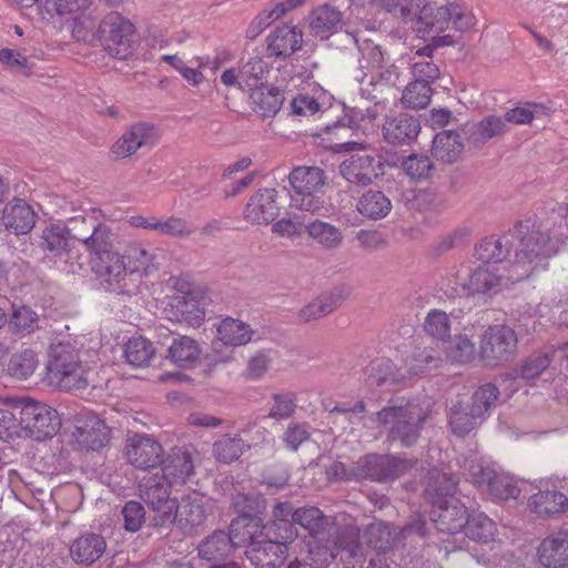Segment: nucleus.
I'll use <instances>...</instances> for the list:
<instances>
[{
	"mask_svg": "<svg viewBox=\"0 0 568 568\" xmlns=\"http://www.w3.org/2000/svg\"><path fill=\"white\" fill-rule=\"evenodd\" d=\"M507 129L505 118L489 115L475 126L473 138L475 142L484 143L494 136L503 134Z\"/></svg>",
	"mask_w": 568,
	"mask_h": 568,
	"instance_id": "64",
	"label": "nucleus"
},
{
	"mask_svg": "<svg viewBox=\"0 0 568 568\" xmlns=\"http://www.w3.org/2000/svg\"><path fill=\"white\" fill-rule=\"evenodd\" d=\"M78 434L79 445L91 450L104 447L110 438L109 427L97 417L88 419L83 426L78 427Z\"/></svg>",
	"mask_w": 568,
	"mask_h": 568,
	"instance_id": "40",
	"label": "nucleus"
},
{
	"mask_svg": "<svg viewBox=\"0 0 568 568\" xmlns=\"http://www.w3.org/2000/svg\"><path fill=\"white\" fill-rule=\"evenodd\" d=\"M305 230L308 236L324 248L333 250L342 244L341 230L331 223L314 220L306 224Z\"/></svg>",
	"mask_w": 568,
	"mask_h": 568,
	"instance_id": "48",
	"label": "nucleus"
},
{
	"mask_svg": "<svg viewBox=\"0 0 568 568\" xmlns=\"http://www.w3.org/2000/svg\"><path fill=\"white\" fill-rule=\"evenodd\" d=\"M357 464V476L375 481H388L408 474L415 467L416 460L392 455H367Z\"/></svg>",
	"mask_w": 568,
	"mask_h": 568,
	"instance_id": "11",
	"label": "nucleus"
},
{
	"mask_svg": "<svg viewBox=\"0 0 568 568\" xmlns=\"http://www.w3.org/2000/svg\"><path fill=\"white\" fill-rule=\"evenodd\" d=\"M134 26L118 12H110L100 22L98 37L104 50L113 58L123 60L134 50Z\"/></svg>",
	"mask_w": 568,
	"mask_h": 568,
	"instance_id": "8",
	"label": "nucleus"
},
{
	"mask_svg": "<svg viewBox=\"0 0 568 568\" xmlns=\"http://www.w3.org/2000/svg\"><path fill=\"white\" fill-rule=\"evenodd\" d=\"M275 189H263L253 194L244 210L245 220L256 224H268L278 215Z\"/></svg>",
	"mask_w": 568,
	"mask_h": 568,
	"instance_id": "22",
	"label": "nucleus"
},
{
	"mask_svg": "<svg viewBox=\"0 0 568 568\" xmlns=\"http://www.w3.org/2000/svg\"><path fill=\"white\" fill-rule=\"evenodd\" d=\"M248 448L250 445L240 435L224 434L214 443L213 454L217 460L230 464L239 459Z\"/></svg>",
	"mask_w": 568,
	"mask_h": 568,
	"instance_id": "49",
	"label": "nucleus"
},
{
	"mask_svg": "<svg viewBox=\"0 0 568 568\" xmlns=\"http://www.w3.org/2000/svg\"><path fill=\"white\" fill-rule=\"evenodd\" d=\"M293 523L301 525L315 536L325 529L328 518L317 507H302L294 510Z\"/></svg>",
	"mask_w": 568,
	"mask_h": 568,
	"instance_id": "55",
	"label": "nucleus"
},
{
	"mask_svg": "<svg viewBox=\"0 0 568 568\" xmlns=\"http://www.w3.org/2000/svg\"><path fill=\"white\" fill-rule=\"evenodd\" d=\"M148 507L152 513L151 519L155 527L169 528L178 521L179 503L176 498H170Z\"/></svg>",
	"mask_w": 568,
	"mask_h": 568,
	"instance_id": "62",
	"label": "nucleus"
},
{
	"mask_svg": "<svg viewBox=\"0 0 568 568\" xmlns=\"http://www.w3.org/2000/svg\"><path fill=\"white\" fill-rule=\"evenodd\" d=\"M153 344L141 336L130 338L124 346V357L133 367H145L154 358Z\"/></svg>",
	"mask_w": 568,
	"mask_h": 568,
	"instance_id": "50",
	"label": "nucleus"
},
{
	"mask_svg": "<svg viewBox=\"0 0 568 568\" xmlns=\"http://www.w3.org/2000/svg\"><path fill=\"white\" fill-rule=\"evenodd\" d=\"M241 499L248 500L246 496L239 495L236 497L234 506L242 515L232 520L229 535L235 548L245 546L246 550H250L254 542L262 540L267 535V527L261 518L247 514L246 507L241 505Z\"/></svg>",
	"mask_w": 568,
	"mask_h": 568,
	"instance_id": "14",
	"label": "nucleus"
},
{
	"mask_svg": "<svg viewBox=\"0 0 568 568\" xmlns=\"http://www.w3.org/2000/svg\"><path fill=\"white\" fill-rule=\"evenodd\" d=\"M287 541L274 538L272 527L267 528V535L262 540L254 542L250 550H245V556L256 568H276L285 559Z\"/></svg>",
	"mask_w": 568,
	"mask_h": 568,
	"instance_id": "18",
	"label": "nucleus"
},
{
	"mask_svg": "<svg viewBox=\"0 0 568 568\" xmlns=\"http://www.w3.org/2000/svg\"><path fill=\"white\" fill-rule=\"evenodd\" d=\"M194 232V226L185 219L170 215L164 217H158L156 233L160 235L175 237V239H187Z\"/></svg>",
	"mask_w": 568,
	"mask_h": 568,
	"instance_id": "57",
	"label": "nucleus"
},
{
	"mask_svg": "<svg viewBox=\"0 0 568 568\" xmlns=\"http://www.w3.org/2000/svg\"><path fill=\"white\" fill-rule=\"evenodd\" d=\"M294 510L290 503H278L273 508V521L266 525L272 527L274 538L282 540H293L296 536V529L293 523Z\"/></svg>",
	"mask_w": 568,
	"mask_h": 568,
	"instance_id": "46",
	"label": "nucleus"
},
{
	"mask_svg": "<svg viewBox=\"0 0 568 568\" xmlns=\"http://www.w3.org/2000/svg\"><path fill=\"white\" fill-rule=\"evenodd\" d=\"M496 531L495 523L485 514L480 513L468 516L465 534L469 539L488 542L494 539Z\"/></svg>",
	"mask_w": 568,
	"mask_h": 568,
	"instance_id": "53",
	"label": "nucleus"
},
{
	"mask_svg": "<svg viewBox=\"0 0 568 568\" xmlns=\"http://www.w3.org/2000/svg\"><path fill=\"white\" fill-rule=\"evenodd\" d=\"M303 32L296 26L283 24L273 30L267 37V50L274 57H290L300 50Z\"/></svg>",
	"mask_w": 568,
	"mask_h": 568,
	"instance_id": "27",
	"label": "nucleus"
},
{
	"mask_svg": "<svg viewBox=\"0 0 568 568\" xmlns=\"http://www.w3.org/2000/svg\"><path fill=\"white\" fill-rule=\"evenodd\" d=\"M430 518L435 527L445 534H457L466 526L468 513L466 507L456 498L434 500Z\"/></svg>",
	"mask_w": 568,
	"mask_h": 568,
	"instance_id": "17",
	"label": "nucleus"
},
{
	"mask_svg": "<svg viewBox=\"0 0 568 568\" xmlns=\"http://www.w3.org/2000/svg\"><path fill=\"white\" fill-rule=\"evenodd\" d=\"M440 361V353L433 347L417 348L407 362L408 373L412 376L423 374L437 367Z\"/></svg>",
	"mask_w": 568,
	"mask_h": 568,
	"instance_id": "58",
	"label": "nucleus"
},
{
	"mask_svg": "<svg viewBox=\"0 0 568 568\" xmlns=\"http://www.w3.org/2000/svg\"><path fill=\"white\" fill-rule=\"evenodd\" d=\"M437 47L432 43L418 49L410 58V71L415 81L432 83L439 75V68L433 61V52Z\"/></svg>",
	"mask_w": 568,
	"mask_h": 568,
	"instance_id": "42",
	"label": "nucleus"
},
{
	"mask_svg": "<svg viewBox=\"0 0 568 568\" xmlns=\"http://www.w3.org/2000/svg\"><path fill=\"white\" fill-rule=\"evenodd\" d=\"M267 73L268 65L262 58H251L240 70L241 84L252 91L263 85Z\"/></svg>",
	"mask_w": 568,
	"mask_h": 568,
	"instance_id": "54",
	"label": "nucleus"
},
{
	"mask_svg": "<svg viewBox=\"0 0 568 568\" xmlns=\"http://www.w3.org/2000/svg\"><path fill=\"white\" fill-rule=\"evenodd\" d=\"M458 479L456 476L433 469L428 473L425 494L434 504V500L449 499L456 491Z\"/></svg>",
	"mask_w": 568,
	"mask_h": 568,
	"instance_id": "41",
	"label": "nucleus"
},
{
	"mask_svg": "<svg viewBox=\"0 0 568 568\" xmlns=\"http://www.w3.org/2000/svg\"><path fill=\"white\" fill-rule=\"evenodd\" d=\"M36 220L34 210L22 199L11 200L2 210L1 223L14 234L29 233L34 227Z\"/></svg>",
	"mask_w": 568,
	"mask_h": 568,
	"instance_id": "20",
	"label": "nucleus"
},
{
	"mask_svg": "<svg viewBox=\"0 0 568 568\" xmlns=\"http://www.w3.org/2000/svg\"><path fill=\"white\" fill-rule=\"evenodd\" d=\"M384 173L382 158L375 152L352 154L339 164V174L349 183L366 186Z\"/></svg>",
	"mask_w": 568,
	"mask_h": 568,
	"instance_id": "13",
	"label": "nucleus"
},
{
	"mask_svg": "<svg viewBox=\"0 0 568 568\" xmlns=\"http://www.w3.org/2000/svg\"><path fill=\"white\" fill-rule=\"evenodd\" d=\"M347 36L358 49L361 54L358 63L362 71L366 69L372 73L376 68L384 67V53L374 40L366 38L363 31L347 32Z\"/></svg>",
	"mask_w": 568,
	"mask_h": 568,
	"instance_id": "35",
	"label": "nucleus"
},
{
	"mask_svg": "<svg viewBox=\"0 0 568 568\" xmlns=\"http://www.w3.org/2000/svg\"><path fill=\"white\" fill-rule=\"evenodd\" d=\"M487 493L495 499L508 500L516 499L520 489L511 476L498 468Z\"/></svg>",
	"mask_w": 568,
	"mask_h": 568,
	"instance_id": "60",
	"label": "nucleus"
},
{
	"mask_svg": "<svg viewBox=\"0 0 568 568\" xmlns=\"http://www.w3.org/2000/svg\"><path fill=\"white\" fill-rule=\"evenodd\" d=\"M426 417V412L412 402L388 406L377 413V419L387 427L388 438L406 447L417 442Z\"/></svg>",
	"mask_w": 568,
	"mask_h": 568,
	"instance_id": "7",
	"label": "nucleus"
},
{
	"mask_svg": "<svg viewBox=\"0 0 568 568\" xmlns=\"http://www.w3.org/2000/svg\"><path fill=\"white\" fill-rule=\"evenodd\" d=\"M517 226L518 223L499 239L488 237L483 240L475 248L476 257L484 264L501 265L500 263L509 252V245H514L513 241H516V248L518 247V240L514 234Z\"/></svg>",
	"mask_w": 568,
	"mask_h": 568,
	"instance_id": "32",
	"label": "nucleus"
},
{
	"mask_svg": "<svg viewBox=\"0 0 568 568\" xmlns=\"http://www.w3.org/2000/svg\"><path fill=\"white\" fill-rule=\"evenodd\" d=\"M234 549L232 538L222 530L211 534L197 547L200 558L213 564L226 560Z\"/></svg>",
	"mask_w": 568,
	"mask_h": 568,
	"instance_id": "34",
	"label": "nucleus"
},
{
	"mask_svg": "<svg viewBox=\"0 0 568 568\" xmlns=\"http://www.w3.org/2000/svg\"><path fill=\"white\" fill-rule=\"evenodd\" d=\"M163 456L162 445L148 435L133 434L125 440L124 457L136 469L155 468L162 463Z\"/></svg>",
	"mask_w": 568,
	"mask_h": 568,
	"instance_id": "12",
	"label": "nucleus"
},
{
	"mask_svg": "<svg viewBox=\"0 0 568 568\" xmlns=\"http://www.w3.org/2000/svg\"><path fill=\"white\" fill-rule=\"evenodd\" d=\"M159 140L156 128L148 122L132 124L112 145V153L118 159H125L144 146L152 148Z\"/></svg>",
	"mask_w": 568,
	"mask_h": 568,
	"instance_id": "16",
	"label": "nucleus"
},
{
	"mask_svg": "<svg viewBox=\"0 0 568 568\" xmlns=\"http://www.w3.org/2000/svg\"><path fill=\"white\" fill-rule=\"evenodd\" d=\"M206 518L203 498L193 495L182 498L179 504L178 523L182 529L191 534L196 527L201 526Z\"/></svg>",
	"mask_w": 568,
	"mask_h": 568,
	"instance_id": "39",
	"label": "nucleus"
},
{
	"mask_svg": "<svg viewBox=\"0 0 568 568\" xmlns=\"http://www.w3.org/2000/svg\"><path fill=\"white\" fill-rule=\"evenodd\" d=\"M539 562L546 568L568 566V531H558L545 538L537 550Z\"/></svg>",
	"mask_w": 568,
	"mask_h": 568,
	"instance_id": "23",
	"label": "nucleus"
},
{
	"mask_svg": "<svg viewBox=\"0 0 568 568\" xmlns=\"http://www.w3.org/2000/svg\"><path fill=\"white\" fill-rule=\"evenodd\" d=\"M97 357L95 351L77 348L70 343L52 345L47 363L49 384L65 390L85 388L89 364Z\"/></svg>",
	"mask_w": 568,
	"mask_h": 568,
	"instance_id": "4",
	"label": "nucleus"
},
{
	"mask_svg": "<svg viewBox=\"0 0 568 568\" xmlns=\"http://www.w3.org/2000/svg\"><path fill=\"white\" fill-rule=\"evenodd\" d=\"M78 217L70 219L68 224L62 222L50 223L41 232L40 246L44 252V258L64 273H78L83 266V256L75 248L73 241H79L77 234L90 235L91 231L77 230Z\"/></svg>",
	"mask_w": 568,
	"mask_h": 568,
	"instance_id": "5",
	"label": "nucleus"
},
{
	"mask_svg": "<svg viewBox=\"0 0 568 568\" xmlns=\"http://www.w3.org/2000/svg\"><path fill=\"white\" fill-rule=\"evenodd\" d=\"M204 297L197 292L173 297L170 308L165 310L171 322L185 323L191 327H200L205 321Z\"/></svg>",
	"mask_w": 568,
	"mask_h": 568,
	"instance_id": "19",
	"label": "nucleus"
},
{
	"mask_svg": "<svg viewBox=\"0 0 568 568\" xmlns=\"http://www.w3.org/2000/svg\"><path fill=\"white\" fill-rule=\"evenodd\" d=\"M105 549L106 542L102 535L85 532L73 540L70 555L77 564L90 566L102 557Z\"/></svg>",
	"mask_w": 568,
	"mask_h": 568,
	"instance_id": "28",
	"label": "nucleus"
},
{
	"mask_svg": "<svg viewBox=\"0 0 568 568\" xmlns=\"http://www.w3.org/2000/svg\"><path fill=\"white\" fill-rule=\"evenodd\" d=\"M432 97L430 83L414 81L408 84L403 93L402 102L409 109H423L428 105Z\"/></svg>",
	"mask_w": 568,
	"mask_h": 568,
	"instance_id": "61",
	"label": "nucleus"
},
{
	"mask_svg": "<svg viewBox=\"0 0 568 568\" xmlns=\"http://www.w3.org/2000/svg\"><path fill=\"white\" fill-rule=\"evenodd\" d=\"M528 507L539 516L551 517L568 510V498L555 489L539 490L530 496Z\"/></svg>",
	"mask_w": 568,
	"mask_h": 568,
	"instance_id": "33",
	"label": "nucleus"
},
{
	"mask_svg": "<svg viewBox=\"0 0 568 568\" xmlns=\"http://www.w3.org/2000/svg\"><path fill=\"white\" fill-rule=\"evenodd\" d=\"M169 485L160 473L144 476L139 484L140 498L148 505L154 506L163 500L170 499Z\"/></svg>",
	"mask_w": 568,
	"mask_h": 568,
	"instance_id": "44",
	"label": "nucleus"
},
{
	"mask_svg": "<svg viewBox=\"0 0 568 568\" xmlns=\"http://www.w3.org/2000/svg\"><path fill=\"white\" fill-rule=\"evenodd\" d=\"M499 392L494 384H485L480 386L473 395L469 406L473 408L475 416L484 420L486 414L489 413L498 398Z\"/></svg>",
	"mask_w": 568,
	"mask_h": 568,
	"instance_id": "59",
	"label": "nucleus"
},
{
	"mask_svg": "<svg viewBox=\"0 0 568 568\" xmlns=\"http://www.w3.org/2000/svg\"><path fill=\"white\" fill-rule=\"evenodd\" d=\"M342 20L343 13L336 7L322 4L310 13L308 27L313 36L326 40L337 32Z\"/></svg>",
	"mask_w": 568,
	"mask_h": 568,
	"instance_id": "29",
	"label": "nucleus"
},
{
	"mask_svg": "<svg viewBox=\"0 0 568 568\" xmlns=\"http://www.w3.org/2000/svg\"><path fill=\"white\" fill-rule=\"evenodd\" d=\"M88 231H91L90 235L77 236L89 254L91 272L104 290L125 293L130 278L121 253L113 247L114 234L110 226L104 223H91Z\"/></svg>",
	"mask_w": 568,
	"mask_h": 568,
	"instance_id": "3",
	"label": "nucleus"
},
{
	"mask_svg": "<svg viewBox=\"0 0 568 568\" xmlns=\"http://www.w3.org/2000/svg\"><path fill=\"white\" fill-rule=\"evenodd\" d=\"M517 343V334L509 326H489L481 335L480 357L487 365H499L513 357Z\"/></svg>",
	"mask_w": 568,
	"mask_h": 568,
	"instance_id": "9",
	"label": "nucleus"
},
{
	"mask_svg": "<svg viewBox=\"0 0 568 568\" xmlns=\"http://www.w3.org/2000/svg\"><path fill=\"white\" fill-rule=\"evenodd\" d=\"M216 333L219 342L213 343L212 351L214 353H219V347L222 344L235 347L250 343L254 332L248 324L240 320L226 317L217 325Z\"/></svg>",
	"mask_w": 568,
	"mask_h": 568,
	"instance_id": "30",
	"label": "nucleus"
},
{
	"mask_svg": "<svg viewBox=\"0 0 568 568\" xmlns=\"http://www.w3.org/2000/svg\"><path fill=\"white\" fill-rule=\"evenodd\" d=\"M250 99L255 112L262 116H272L280 111L284 102V92L275 87L262 85L251 91Z\"/></svg>",
	"mask_w": 568,
	"mask_h": 568,
	"instance_id": "38",
	"label": "nucleus"
},
{
	"mask_svg": "<svg viewBox=\"0 0 568 568\" xmlns=\"http://www.w3.org/2000/svg\"><path fill=\"white\" fill-rule=\"evenodd\" d=\"M327 176L318 166H297L288 175L293 192L290 196V206L294 210L308 212L316 215H325L328 209L320 193Z\"/></svg>",
	"mask_w": 568,
	"mask_h": 568,
	"instance_id": "6",
	"label": "nucleus"
},
{
	"mask_svg": "<svg viewBox=\"0 0 568 568\" xmlns=\"http://www.w3.org/2000/svg\"><path fill=\"white\" fill-rule=\"evenodd\" d=\"M349 293L351 290L346 286L336 287L329 294L321 295L304 306L298 313V318L307 323L325 317L336 310Z\"/></svg>",
	"mask_w": 568,
	"mask_h": 568,
	"instance_id": "26",
	"label": "nucleus"
},
{
	"mask_svg": "<svg viewBox=\"0 0 568 568\" xmlns=\"http://www.w3.org/2000/svg\"><path fill=\"white\" fill-rule=\"evenodd\" d=\"M39 359L32 349H24L12 355L8 369L10 375L19 379L29 378L37 369Z\"/></svg>",
	"mask_w": 568,
	"mask_h": 568,
	"instance_id": "56",
	"label": "nucleus"
},
{
	"mask_svg": "<svg viewBox=\"0 0 568 568\" xmlns=\"http://www.w3.org/2000/svg\"><path fill=\"white\" fill-rule=\"evenodd\" d=\"M367 73H363L361 77L357 75L356 79L361 82L364 94L371 97L372 100H377L378 94L395 85L397 79L394 65L386 67L385 62L383 68H376L371 73L369 79H367Z\"/></svg>",
	"mask_w": 568,
	"mask_h": 568,
	"instance_id": "36",
	"label": "nucleus"
},
{
	"mask_svg": "<svg viewBox=\"0 0 568 568\" xmlns=\"http://www.w3.org/2000/svg\"><path fill=\"white\" fill-rule=\"evenodd\" d=\"M361 544L358 534L354 530L342 531L333 545L316 544L310 548V565L315 568H327L339 552H344L346 559L356 558Z\"/></svg>",
	"mask_w": 568,
	"mask_h": 568,
	"instance_id": "15",
	"label": "nucleus"
},
{
	"mask_svg": "<svg viewBox=\"0 0 568 568\" xmlns=\"http://www.w3.org/2000/svg\"><path fill=\"white\" fill-rule=\"evenodd\" d=\"M463 149L459 134L450 130L437 133L433 140V155L443 162H455Z\"/></svg>",
	"mask_w": 568,
	"mask_h": 568,
	"instance_id": "43",
	"label": "nucleus"
},
{
	"mask_svg": "<svg viewBox=\"0 0 568 568\" xmlns=\"http://www.w3.org/2000/svg\"><path fill=\"white\" fill-rule=\"evenodd\" d=\"M202 348L196 339L180 335L173 338L166 358L178 367L190 369L200 362Z\"/></svg>",
	"mask_w": 568,
	"mask_h": 568,
	"instance_id": "31",
	"label": "nucleus"
},
{
	"mask_svg": "<svg viewBox=\"0 0 568 568\" xmlns=\"http://www.w3.org/2000/svg\"><path fill=\"white\" fill-rule=\"evenodd\" d=\"M483 419L475 416L469 404L457 403L450 408L449 425L452 432L457 436H465L470 433Z\"/></svg>",
	"mask_w": 568,
	"mask_h": 568,
	"instance_id": "51",
	"label": "nucleus"
},
{
	"mask_svg": "<svg viewBox=\"0 0 568 568\" xmlns=\"http://www.w3.org/2000/svg\"><path fill=\"white\" fill-rule=\"evenodd\" d=\"M19 415L20 425L37 440L52 437L60 428L58 412L42 403L23 400Z\"/></svg>",
	"mask_w": 568,
	"mask_h": 568,
	"instance_id": "10",
	"label": "nucleus"
},
{
	"mask_svg": "<svg viewBox=\"0 0 568 568\" xmlns=\"http://www.w3.org/2000/svg\"><path fill=\"white\" fill-rule=\"evenodd\" d=\"M424 327L429 336L444 344L450 332L448 315L443 311L433 310L427 314Z\"/></svg>",
	"mask_w": 568,
	"mask_h": 568,
	"instance_id": "63",
	"label": "nucleus"
},
{
	"mask_svg": "<svg viewBox=\"0 0 568 568\" xmlns=\"http://www.w3.org/2000/svg\"><path fill=\"white\" fill-rule=\"evenodd\" d=\"M464 476L479 489L488 490L498 467L486 462L483 457L470 455L465 458Z\"/></svg>",
	"mask_w": 568,
	"mask_h": 568,
	"instance_id": "37",
	"label": "nucleus"
},
{
	"mask_svg": "<svg viewBox=\"0 0 568 568\" xmlns=\"http://www.w3.org/2000/svg\"><path fill=\"white\" fill-rule=\"evenodd\" d=\"M160 476L169 483V485H184L194 474V463L191 453L176 448L169 456L162 458Z\"/></svg>",
	"mask_w": 568,
	"mask_h": 568,
	"instance_id": "21",
	"label": "nucleus"
},
{
	"mask_svg": "<svg viewBox=\"0 0 568 568\" xmlns=\"http://www.w3.org/2000/svg\"><path fill=\"white\" fill-rule=\"evenodd\" d=\"M40 317L31 307L13 305L8 325L12 334L28 336L39 328Z\"/></svg>",
	"mask_w": 568,
	"mask_h": 568,
	"instance_id": "47",
	"label": "nucleus"
},
{
	"mask_svg": "<svg viewBox=\"0 0 568 568\" xmlns=\"http://www.w3.org/2000/svg\"><path fill=\"white\" fill-rule=\"evenodd\" d=\"M419 122L406 113L389 114L383 124V136L388 143L404 144L419 132Z\"/></svg>",
	"mask_w": 568,
	"mask_h": 568,
	"instance_id": "24",
	"label": "nucleus"
},
{
	"mask_svg": "<svg viewBox=\"0 0 568 568\" xmlns=\"http://www.w3.org/2000/svg\"><path fill=\"white\" fill-rule=\"evenodd\" d=\"M444 352L452 361L458 363H469L476 357V346L471 335L467 333L455 335L444 344Z\"/></svg>",
	"mask_w": 568,
	"mask_h": 568,
	"instance_id": "52",
	"label": "nucleus"
},
{
	"mask_svg": "<svg viewBox=\"0 0 568 568\" xmlns=\"http://www.w3.org/2000/svg\"><path fill=\"white\" fill-rule=\"evenodd\" d=\"M564 221V211L551 207L518 222L514 232L518 240L515 261L508 266L483 264L465 274L459 271L457 283L470 295H491L529 277L565 244L568 224Z\"/></svg>",
	"mask_w": 568,
	"mask_h": 568,
	"instance_id": "1",
	"label": "nucleus"
},
{
	"mask_svg": "<svg viewBox=\"0 0 568 568\" xmlns=\"http://www.w3.org/2000/svg\"><path fill=\"white\" fill-rule=\"evenodd\" d=\"M390 210V200L381 191H367L357 202V211L371 220L384 219Z\"/></svg>",
	"mask_w": 568,
	"mask_h": 568,
	"instance_id": "45",
	"label": "nucleus"
},
{
	"mask_svg": "<svg viewBox=\"0 0 568 568\" xmlns=\"http://www.w3.org/2000/svg\"><path fill=\"white\" fill-rule=\"evenodd\" d=\"M121 255L129 278L133 275L149 276L158 270L156 255L141 243L128 244Z\"/></svg>",
	"mask_w": 568,
	"mask_h": 568,
	"instance_id": "25",
	"label": "nucleus"
},
{
	"mask_svg": "<svg viewBox=\"0 0 568 568\" xmlns=\"http://www.w3.org/2000/svg\"><path fill=\"white\" fill-rule=\"evenodd\" d=\"M373 4L405 24L433 47H449L475 26V17L463 4L448 0H351Z\"/></svg>",
	"mask_w": 568,
	"mask_h": 568,
	"instance_id": "2",
	"label": "nucleus"
}]
</instances>
